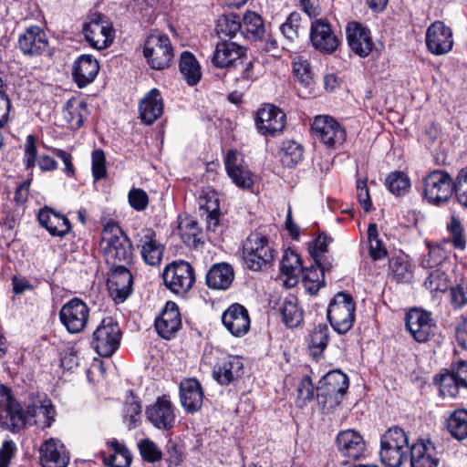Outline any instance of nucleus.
I'll list each match as a JSON object with an SVG mask.
<instances>
[{"mask_svg":"<svg viewBox=\"0 0 467 467\" xmlns=\"http://www.w3.org/2000/svg\"><path fill=\"white\" fill-rule=\"evenodd\" d=\"M0 397L5 405L6 418L0 419V426L12 432H19L26 425H38L42 429L51 427L55 421L56 410L49 400L39 405L33 403L24 410L21 404L14 398L11 389L1 384Z\"/></svg>","mask_w":467,"mask_h":467,"instance_id":"obj_1","label":"nucleus"},{"mask_svg":"<svg viewBox=\"0 0 467 467\" xmlns=\"http://www.w3.org/2000/svg\"><path fill=\"white\" fill-rule=\"evenodd\" d=\"M100 248L109 266L130 265L133 262L132 244L115 223L105 225Z\"/></svg>","mask_w":467,"mask_h":467,"instance_id":"obj_2","label":"nucleus"},{"mask_svg":"<svg viewBox=\"0 0 467 467\" xmlns=\"http://www.w3.org/2000/svg\"><path fill=\"white\" fill-rule=\"evenodd\" d=\"M409 435L400 427L388 429L380 439V460L386 467H400L410 451Z\"/></svg>","mask_w":467,"mask_h":467,"instance_id":"obj_3","label":"nucleus"},{"mask_svg":"<svg viewBox=\"0 0 467 467\" xmlns=\"http://www.w3.org/2000/svg\"><path fill=\"white\" fill-rule=\"evenodd\" d=\"M275 250L266 235L254 232L243 243V259L245 265L254 271L262 270L272 265Z\"/></svg>","mask_w":467,"mask_h":467,"instance_id":"obj_4","label":"nucleus"},{"mask_svg":"<svg viewBox=\"0 0 467 467\" xmlns=\"http://www.w3.org/2000/svg\"><path fill=\"white\" fill-rule=\"evenodd\" d=\"M349 381L348 376L340 370L327 372L318 381L317 387V399L319 404L327 409H334L338 406L347 390Z\"/></svg>","mask_w":467,"mask_h":467,"instance_id":"obj_5","label":"nucleus"},{"mask_svg":"<svg viewBox=\"0 0 467 467\" xmlns=\"http://www.w3.org/2000/svg\"><path fill=\"white\" fill-rule=\"evenodd\" d=\"M356 304L347 293H337L327 307V319L332 328L338 334L349 331L356 319Z\"/></svg>","mask_w":467,"mask_h":467,"instance_id":"obj_6","label":"nucleus"},{"mask_svg":"<svg viewBox=\"0 0 467 467\" xmlns=\"http://www.w3.org/2000/svg\"><path fill=\"white\" fill-rule=\"evenodd\" d=\"M143 55L152 69L168 68L174 57L170 37L165 34L151 33L144 41Z\"/></svg>","mask_w":467,"mask_h":467,"instance_id":"obj_7","label":"nucleus"},{"mask_svg":"<svg viewBox=\"0 0 467 467\" xmlns=\"http://www.w3.org/2000/svg\"><path fill=\"white\" fill-rule=\"evenodd\" d=\"M311 129L314 138L328 149L339 148L347 138L345 128L328 115L315 117Z\"/></svg>","mask_w":467,"mask_h":467,"instance_id":"obj_8","label":"nucleus"},{"mask_svg":"<svg viewBox=\"0 0 467 467\" xmlns=\"http://www.w3.org/2000/svg\"><path fill=\"white\" fill-rule=\"evenodd\" d=\"M162 278L166 287L180 296L185 295L195 282L192 266L182 260L169 264L163 270Z\"/></svg>","mask_w":467,"mask_h":467,"instance_id":"obj_9","label":"nucleus"},{"mask_svg":"<svg viewBox=\"0 0 467 467\" xmlns=\"http://www.w3.org/2000/svg\"><path fill=\"white\" fill-rule=\"evenodd\" d=\"M121 332L111 317L104 318L93 333V345L97 353L109 358L119 348Z\"/></svg>","mask_w":467,"mask_h":467,"instance_id":"obj_10","label":"nucleus"},{"mask_svg":"<svg viewBox=\"0 0 467 467\" xmlns=\"http://www.w3.org/2000/svg\"><path fill=\"white\" fill-rule=\"evenodd\" d=\"M89 317L88 305L80 298L74 297L64 304L59 311L61 324L70 334H77L86 327Z\"/></svg>","mask_w":467,"mask_h":467,"instance_id":"obj_11","label":"nucleus"},{"mask_svg":"<svg viewBox=\"0 0 467 467\" xmlns=\"http://www.w3.org/2000/svg\"><path fill=\"white\" fill-rule=\"evenodd\" d=\"M87 42L98 50L105 49L114 39L113 28L99 14L92 15L83 26Z\"/></svg>","mask_w":467,"mask_h":467,"instance_id":"obj_12","label":"nucleus"},{"mask_svg":"<svg viewBox=\"0 0 467 467\" xmlns=\"http://www.w3.org/2000/svg\"><path fill=\"white\" fill-rule=\"evenodd\" d=\"M405 320L406 328L419 343L429 341L436 333V323L428 311L412 308L407 313Z\"/></svg>","mask_w":467,"mask_h":467,"instance_id":"obj_13","label":"nucleus"},{"mask_svg":"<svg viewBox=\"0 0 467 467\" xmlns=\"http://www.w3.org/2000/svg\"><path fill=\"white\" fill-rule=\"evenodd\" d=\"M454 182L451 175L436 170L424 179V195L431 203L446 202L453 192Z\"/></svg>","mask_w":467,"mask_h":467,"instance_id":"obj_14","label":"nucleus"},{"mask_svg":"<svg viewBox=\"0 0 467 467\" xmlns=\"http://www.w3.org/2000/svg\"><path fill=\"white\" fill-rule=\"evenodd\" d=\"M309 38L313 47L323 54H332L339 46L338 37L330 24L324 19L312 21Z\"/></svg>","mask_w":467,"mask_h":467,"instance_id":"obj_15","label":"nucleus"},{"mask_svg":"<svg viewBox=\"0 0 467 467\" xmlns=\"http://www.w3.org/2000/svg\"><path fill=\"white\" fill-rule=\"evenodd\" d=\"M426 45L429 51L436 56L451 50L453 46L452 31L441 21H435L426 31Z\"/></svg>","mask_w":467,"mask_h":467,"instance_id":"obj_16","label":"nucleus"},{"mask_svg":"<svg viewBox=\"0 0 467 467\" xmlns=\"http://www.w3.org/2000/svg\"><path fill=\"white\" fill-rule=\"evenodd\" d=\"M130 265L109 266L111 275L108 285L116 303L124 302L132 292L133 277Z\"/></svg>","mask_w":467,"mask_h":467,"instance_id":"obj_17","label":"nucleus"},{"mask_svg":"<svg viewBox=\"0 0 467 467\" xmlns=\"http://www.w3.org/2000/svg\"><path fill=\"white\" fill-rule=\"evenodd\" d=\"M440 461L437 447L430 439H418L410 445V467H438Z\"/></svg>","mask_w":467,"mask_h":467,"instance_id":"obj_18","label":"nucleus"},{"mask_svg":"<svg viewBox=\"0 0 467 467\" xmlns=\"http://www.w3.org/2000/svg\"><path fill=\"white\" fill-rule=\"evenodd\" d=\"M285 114L274 105H265L257 111L255 124L258 131L263 135H275L284 130Z\"/></svg>","mask_w":467,"mask_h":467,"instance_id":"obj_19","label":"nucleus"},{"mask_svg":"<svg viewBox=\"0 0 467 467\" xmlns=\"http://www.w3.org/2000/svg\"><path fill=\"white\" fill-rule=\"evenodd\" d=\"M346 33L348 46L357 56L366 57L371 53L374 43L368 27L358 22H350Z\"/></svg>","mask_w":467,"mask_h":467,"instance_id":"obj_20","label":"nucleus"},{"mask_svg":"<svg viewBox=\"0 0 467 467\" xmlns=\"http://www.w3.org/2000/svg\"><path fill=\"white\" fill-rule=\"evenodd\" d=\"M224 165L228 176L238 187L250 189L254 185V175L248 168L244 165L243 157L236 150H228L224 160Z\"/></svg>","mask_w":467,"mask_h":467,"instance_id":"obj_21","label":"nucleus"},{"mask_svg":"<svg viewBox=\"0 0 467 467\" xmlns=\"http://www.w3.org/2000/svg\"><path fill=\"white\" fill-rule=\"evenodd\" d=\"M47 46V35L38 26H27L18 36V47L25 56H38Z\"/></svg>","mask_w":467,"mask_h":467,"instance_id":"obj_22","label":"nucleus"},{"mask_svg":"<svg viewBox=\"0 0 467 467\" xmlns=\"http://www.w3.org/2000/svg\"><path fill=\"white\" fill-rule=\"evenodd\" d=\"M40 463L42 467H67L69 455L60 440L49 438L40 446Z\"/></svg>","mask_w":467,"mask_h":467,"instance_id":"obj_23","label":"nucleus"},{"mask_svg":"<svg viewBox=\"0 0 467 467\" xmlns=\"http://www.w3.org/2000/svg\"><path fill=\"white\" fill-rule=\"evenodd\" d=\"M225 328L234 337H242L250 329V317L246 308L240 304L231 305L222 316Z\"/></svg>","mask_w":467,"mask_h":467,"instance_id":"obj_24","label":"nucleus"},{"mask_svg":"<svg viewBox=\"0 0 467 467\" xmlns=\"http://www.w3.org/2000/svg\"><path fill=\"white\" fill-rule=\"evenodd\" d=\"M137 236V246L140 249L143 261L150 265H159L162 259L163 246L158 242L156 233L150 228H144Z\"/></svg>","mask_w":467,"mask_h":467,"instance_id":"obj_25","label":"nucleus"},{"mask_svg":"<svg viewBox=\"0 0 467 467\" xmlns=\"http://www.w3.org/2000/svg\"><path fill=\"white\" fill-rule=\"evenodd\" d=\"M146 416L158 429L170 430L175 422L172 405L166 396L159 397L155 403L146 410Z\"/></svg>","mask_w":467,"mask_h":467,"instance_id":"obj_26","label":"nucleus"},{"mask_svg":"<svg viewBox=\"0 0 467 467\" xmlns=\"http://www.w3.org/2000/svg\"><path fill=\"white\" fill-rule=\"evenodd\" d=\"M336 441L338 451L349 460L360 459L366 451L363 437L354 430L340 431Z\"/></svg>","mask_w":467,"mask_h":467,"instance_id":"obj_27","label":"nucleus"},{"mask_svg":"<svg viewBox=\"0 0 467 467\" xmlns=\"http://www.w3.org/2000/svg\"><path fill=\"white\" fill-rule=\"evenodd\" d=\"M181 327L182 319L177 305L171 301L167 302L161 316L155 320L158 334L165 339H170Z\"/></svg>","mask_w":467,"mask_h":467,"instance_id":"obj_28","label":"nucleus"},{"mask_svg":"<svg viewBox=\"0 0 467 467\" xmlns=\"http://www.w3.org/2000/svg\"><path fill=\"white\" fill-rule=\"evenodd\" d=\"M99 71L98 60L91 55L79 56L73 64L72 76L80 88L94 81Z\"/></svg>","mask_w":467,"mask_h":467,"instance_id":"obj_29","label":"nucleus"},{"mask_svg":"<svg viewBox=\"0 0 467 467\" xmlns=\"http://www.w3.org/2000/svg\"><path fill=\"white\" fill-rule=\"evenodd\" d=\"M182 406L189 413L198 411L202 405L203 391L201 384L194 379H187L180 384Z\"/></svg>","mask_w":467,"mask_h":467,"instance_id":"obj_30","label":"nucleus"},{"mask_svg":"<svg viewBox=\"0 0 467 467\" xmlns=\"http://www.w3.org/2000/svg\"><path fill=\"white\" fill-rule=\"evenodd\" d=\"M243 369V360L238 357L230 356L214 366L213 376L221 385H229L242 376Z\"/></svg>","mask_w":467,"mask_h":467,"instance_id":"obj_31","label":"nucleus"},{"mask_svg":"<svg viewBox=\"0 0 467 467\" xmlns=\"http://www.w3.org/2000/svg\"><path fill=\"white\" fill-rule=\"evenodd\" d=\"M245 54V49L233 41H221L216 45L213 55V64L219 68L234 65V63Z\"/></svg>","mask_w":467,"mask_h":467,"instance_id":"obj_32","label":"nucleus"},{"mask_svg":"<svg viewBox=\"0 0 467 467\" xmlns=\"http://www.w3.org/2000/svg\"><path fill=\"white\" fill-rule=\"evenodd\" d=\"M39 223L45 227L52 236H65L71 229L68 219L54 210L45 207L37 215Z\"/></svg>","mask_w":467,"mask_h":467,"instance_id":"obj_33","label":"nucleus"},{"mask_svg":"<svg viewBox=\"0 0 467 467\" xmlns=\"http://www.w3.org/2000/svg\"><path fill=\"white\" fill-rule=\"evenodd\" d=\"M141 120L150 125L159 119L163 112V101L157 88L151 89L141 99L139 106Z\"/></svg>","mask_w":467,"mask_h":467,"instance_id":"obj_34","label":"nucleus"},{"mask_svg":"<svg viewBox=\"0 0 467 467\" xmlns=\"http://www.w3.org/2000/svg\"><path fill=\"white\" fill-rule=\"evenodd\" d=\"M201 210L204 212L207 227L214 231L219 225L220 201L218 194L213 190H204L199 197Z\"/></svg>","mask_w":467,"mask_h":467,"instance_id":"obj_35","label":"nucleus"},{"mask_svg":"<svg viewBox=\"0 0 467 467\" xmlns=\"http://www.w3.org/2000/svg\"><path fill=\"white\" fill-rule=\"evenodd\" d=\"M234 278L233 267L226 263L213 265L206 274L207 285L215 290H226Z\"/></svg>","mask_w":467,"mask_h":467,"instance_id":"obj_36","label":"nucleus"},{"mask_svg":"<svg viewBox=\"0 0 467 467\" xmlns=\"http://www.w3.org/2000/svg\"><path fill=\"white\" fill-rule=\"evenodd\" d=\"M302 262L293 250L287 249L284 252L280 263V272L286 276L285 285L292 287L297 284L303 271Z\"/></svg>","mask_w":467,"mask_h":467,"instance_id":"obj_37","label":"nucleus"},{"mask_svg":"<svg viewBox=\"0 0 467 467\" xmlns=\"http://www.w3.org/2000/svg\"><path fill=\"white\" fill-rule=\"evenodd\" d=\"M317 266L311 265L307 268H303L301 276L305 284L306 288L311 293L316 294L317 291L325 285L324 283V273L329 271L332 265L327 264L319 263L317 259L315 260Z\"/></svg>","mask_w":467,"mask_h":467,"instance_id":"obj_38","label":"nucleus"},{"mask_svg":"<svg viewBox=\"0 0 467 467\" xmlns=\"http://www.w3.org/2000/svg\"><path fill=\"white\" fill-rule=\"evenodd\" d=\"M179 68L189 86H194L200 81L202 78L201 67L191 52L183 51L182 53Z\"/></svg>","mask_w":467,"mask_h":467,"instance_id":"obj_39","label":"nucleus"},{"mask_svg":"<svg viewBox=\"0 0 467 467\" xmlns=\"http://www.w3.org/2000/svg\"><path fill=\"white\" fill-rule=\"evenodd\" d=\"M86 103L78 99H68L63 108V118L72 130L79 129L84 123L83 111L86 110Z\"/></svg>","mask_w":467,"mask_h":467,"instance_id":"obj_40","label":"nucleus"},{"mask_svg":"<svg viewBox=\"0 0 467 467\" xmlns=\"http://www.w3.org/2000/svg\"><path fill=\"white\" fill-rule=\"evenodd\" d=\"M446 429L452 438L463 441L467 438V410L458 409L446 420Z\"/></svg>","mask_w":467,"mask_h":467,"instance_id":"obj_41","label":"nucleus"},{"mask_svg":"<svg viewBox=\"0 0 467 467\" xmlns=\"http://www.w3.org/2000/svg\"><path fill=\"white\" fill-rule=\"evenodd\" d=\"M178 231L186 245L196 248L201 243V229L194 219L187 216L180 218Z\"/></svg>","mask_w":467,"mask_h":467,"instance_id":"obj_42","label":"nucleus"},{"mask_svg":"<svg viewBox=\"0 0 467 467\" xmlns=\"http://www.w3.org/2000/svg\"><path fill=\"white\" fill-rule=\"evenodd\" d=\"M109 455L105 458V463L111 467H130L131 456L128 449L117 440L107 442Z\"/></svg>","mask_w":467,"mask_h":467,"instance_id":"obj_43","label":"nucleus"},{"mask_svg":"<svg viewBox=\"0 0 467 467\" xmlns=\"http://www.w3.org/2000/svg\"><path fill=\"white\" fill-rule=\"evenodd\" d=\"M242 29L241 18L234 14L220 16L216 21V33L220 38L234 37Z\"/></svg>","mask_w":467,"mask_h":467,"instance_id":"obj_44","label":"nucleus"},{"mask_svg":"<svg viewBox=\"0 0 467 467\" xmlns=\"http://www.w3.org/2000/svg\"><path fill=\"white\" fill-rule=\"evenodd\" d=\"M241 25L240 35L247 39H255L264 33L263 20L254 12H247L241 20Z\"/></svg>","mask_w":467,"mask_h":467,"instance_id":"obj_45","label":"nucleus"},{"mask_svg":"<svg viewBox=\"0 0 467 467\" xmlns=\"http://www.w3.org/2000/svg\"><path fill=\"white\" fill-rule=\"evenodd\" d=\"M434 382L439 386L441 395L444 397H456L459 393V389L462 388L451 367L450 371L446 370L435 376Z\"/></svg>","mask_w":467,"mask_h":467,"instance_id":"obj_46","label":"nucleus"},{"mask_svg":"<svg viewBox=\"0 0 467 467\" xmlns=\"http://www.w3.org/2000/svg\"><path fill=\"white\" fill-rule=\"evenodd\" d=\"M329 330L327 325L319 324L309 335L308 348L314 356L320 355L327 346Z\"/></svg>","mask_w":467,"mask_h":467,"instance_id":"obj_47","label":"nucleus"},{"mask_svg":"<svg viewBox=\"0 0 467 467\" xmlns=\"http://www.w3.org/2000/svg\"><path fill=\"white\" fill-rule=\"evenodd\" d=\"M280 314L283 322L288 327H296L303 320V313L294 297L284 301L280 308Z\"/></svg>","mask_w":467,"mask_h":467,"instance_id":"obj_48","label":"nucleus"},{"mask_svg":"<svg viewBox=\"0 0 467 467\" xmlns=\"http://www.w3.org/2000/svg\"><path fill=\"white\" fill-rule=\"evenodd\" d=\"M385 184L392 194L400 196L409 192L410 180L404 172L394 171L386 178Z\"/></svg>","mask_w":467,"mask_h":467,"instance_id":"obj_49","label":"nucleus"},{"mask_svg":"<svg viewBox=\"0 0 467 467\" xmlns=\"http://www.w3.org/2000/svg\"><path fill=\"white\" fill-rule=\"evenodd\" d=\"M369 242V254L374 261L381 260L388 255L385 244L379 238V232L375 223H370L368 228Z\"/></svg>","mask_w":467,"mask_h":467,"instance_id":"obj_50","label":"nucleus"},{"mask_svg":"<svg viewBox=\"0 0 467 467\" xmlns=\"http://www.w3.org/2000/svg\"><path fill=\"white\" fill-rule=\"evenodd\" d=\"M303 148L296 141L283 143V154L281 161L285 166L292 167L297 164L303 158Z\"/></svg>","mask_w":467,"mask_h":467,"instance_id":"obj_51","label":"nucleus"},{"mask_svg":"<svg viewBox=\"0 0 467 467\" xmlns=\"http://www.w3.org/2000/svg\"><path fill=\"white\" fill-rule=\"evenodd\" d=\"M138 448L143 461L156 462L161 460L162 452L151 440L145 438L139 441Z\"/></svg>","mask_w":467,"mask_h":467,"instance_id":"obj_52","label":"nucleus"},{"mask_svg":"<svg viewBox=\"0 0 467 467\" xmlns=\"http://www.w3.org/2000/svg\"><path fill=\"white\" fill-rule=\"evenodd\" d=\"M424 285L431 293L445 292L449 287V279L443 271L436 269L429 275Z\"/></svg>","mask_w":467,"mask_h":467,"instance_id":"obj_53","label":"nucleus"},{"mask_svg":"<svg viewBox=\"0 0 467 467\" xmlns=\"http://www.w3.org/2000/svg\"><path fill=\"white\" fill-rule=\"evenodd\" d=\"M389 270L397 282L407 283L412 278V272L409 264L400 258L396 257L389 260Z\"/></svg>","mask_w":467,"mask_h":467,"instance_id":"obj_54","label":"nucleus"},{"mask_svg":"<svg viewBox=\"0 0 467 467\" xmlns=\"http://www.w3.org/2000/svg\"><path fill=\"white\" fill-rule=\"evenodd\" d=\"M315 388L311 379L305 376L297 387L296 406L299 408L305 407L309 401L314 399Z\"/></svg>","mask_w":467,"mask_h":467,"instance_id":"obj_55","label":"nucleus"},{"mask_svg":"<svg viewBox=\"0 0 467 467\" xmlns=\"http://www.w3.org/2000/svg\"><path fill=\"white\" fill-rule=\"evenodd\" d=\"M301 16L297 12L291 13L286 21L280 26V30L284 36L289 40L294 41L299 36Z\"/></svg>","mask_w":467,"mask_h":467,"instance_id":"obj_56","label":"nucleus"},{"mask_svg":"<svg viewBox=\"0 0 467 467\" xmlns=\"http://www.w3.org/2000/svg\"><path fill=\"white\" fill-rule=\"evenodd\" d=\"M447 229L451 237L453 246L459 250H464L466 246V241L460 220L455 216H451V222L447 224Z\"/></svg>","mask_w":467,"mask_h":467,"instance_id":"obj_57","label":"nucleus"},{"mask_svg":"<svg viewBox=\"0 0 467 467\" xmlns=\"http://www.w3.org/2000/svg\"><path fill=\"white\" fill-rule=\"evenodd\" d=\"M451 304L455 309L467 305V279H462L459 284L450 290Z\"/></svg>","mask_w":467,"mask_h":467,"instance_id":"obj_58","label":"nucleus"},{"mask_svg":"<svg viewBox=\"0 0 467 467\" xmlns=\"http://www.w3.org/2000/svg\"><path fill=\"white\" fill-rule=\"evenodd\" d=\"M36 138L30 134L26 137L25 148H24V165L26 170H31L36 166Z\"/></svg>","mask_w":467,"mask_h":467,"instance_id":"obj_59","label":"nucleus"},{"mask_svg":"<svg viewBox=\"0 0 467 467\" xmlns=\"http://www.w3.org/2000/svg\"><path fill=\"white\" fill-rule=\"evenodd\" d=\"M453 192H455L458 202L467 207V168L459 172L454 182Z\"/></svg>","mask_w":467,"mask_h":467,"instance_id":"obj_60","label":"nucleus"},{"mask_svg":"<svg viewBox=\"0 0 467 467\" xmlns=\"http://www.w3.org/2000/svg\"><path fill=\"white\" fill-rule=\"evenodd\" d=\"M92 159V175L95 181L101 180L106 177V158L102 150H95L91 155Z\"/></svg>","mask_w":467,"mask_h":467,"instance_id":"obj_61","label":"nucleus"},{"mask_svg":"<svg viewBox=\"0 0 467 467\" xmlns=\"http://www.w3.org/2000/svg\"><path fill=\"white\" fill-rule=\"evenodd\" d=\"M293 71L296 78L304 84H308L311 79L310 64L306 59L298 57L293 61Z\"/></svg>","mask_w":467,"mask_h":467,"instance_id":"obj_62","label":"nucleus"},{"mask_svg":"<svg viewBox=\"0 0 467 467\" xmlns=\"http://www.w3.org/2000/svg\"><path fill=\"white\" fill-rule=\"evenodd\" d=\"M130 206L137 211H144L149 203L148 194L139 188H132L128 194Z\"/></svg>","mask_w":467,"mask_h":467,"instance_id":"obj_63","label":"nucleus"},{"mask_svg":"<svg viewBox=\"0 0 467 467\" xmlns=\"http://www.w3.org/2000/svg\"><path fill=\"white\" fill-rule=\"evenodd\" d=\"M141 406L138 401H131L126 404L124 409V420L129 423L130 429L135 428L140 420Z\"/></svg>","mask_w":467,"mask_h":467,"instance_id":"obj_64","label":"nucleus"}]
</instances>
